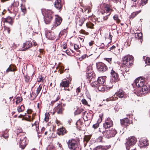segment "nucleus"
<instances>
[{"instance_id": "nucleus-1", "label": "nucleus", "mask_w": 150, "mask_h": 150, "mask_svg": "<svg viewBox=\"0 0 150 150\" xmlns=\"http://www.w3.org/2000/svg\"><path fill=\"white\" fill-rule=\"evenodd\" d=\"M136 86L141 88V90L144 93H147L150 91V87L149 85L145 82L144 79L139 77L136 79L135 81Z\"/></svg>"}, {"instance_id": "nucleus-2", "label": "nucleus", "mask_w": 150, "mask_h": 150, "mask_svg": "<svg viewBox=\"0 0 150 150\" xmlns=\"http://www.w3.org/2000/svg\"><path fill=\"white\" fill-rule=\"evenodd\" d=\"M68 148L70 150H81V148L77 141L72 139L68 140L67 143Z\"/></svg>"}, {"instance_id": "nucleus-3", "label": "nucleus", "mask_w": 150, "mask_h": 150, "mask_svg": "<svg viewBox=\"0 0 150 150\" xmlns=\"http://www.w3.org/2000/svg\"><path fill=\"white\" fill-rule=\"evenodd\" d=\"M133 60V57L132 55H127L122 58V63L124 66L129 68L132 64Z\"/></svg>"}, {"instance_id": "nucleus-4", "label": "nucleus", "mask_w": 150, "mask_h": 150, "mask_svg": "<svg viewBox=\"0 0 150 150\" xmlns=\"http://www.w3.org/2000/svg\"><path fill=\"white\" fill-rule=\"evenodd\" d=\"M53 12L50 10L46 11L44 16V21L46 24L49 23L51 21L53 16Z\"/></svg>"}, {"instance_id": "nucleus-5", "label": "nucleus", "mask_w": 150, "mask_h": 150, "mask_svg": "<svg viewBox=\"0 0 150 150\" xmlns=\"http://www.w3.org/2000/svg\"><path fill=\"white\" fill-rule=\"evenodd\" d=\"M136 142V139L134 137H129L126 143V148L127 150H129L130 147L134 145Z\"/></svg>"}, {"instance_id": "nucleus-6", "label": "nucleus", "mask_w": 150, "mask_h": 150, "mask_svg": "<svg viewBox=\"0 0 150 150\" xmlns=\"http://www.w3.org/2000/svg\"><path fill=\"white\" fill-rule=\"evenodd\" d=\"M96 66L97 69L100 71L104 72L107 69L106 66L102 62L98 63L96 64Z\"/></svg>"}, {"instance_id": "nucleus-7", "label": "nucleus", "mask_w": 150, "mask_h": 150, "mask_svg": "<svg viewBox=\"0 0 150 150\" xmlns=\"http://www.w3.org/2000/svg\"><path fill=\"white\" fill-rule=\"evenodd\" d=\"M26 140V137L25 136L21 137L20 139L19 142L20 147H21L22 149H23L25 148L27 144Z\"/></svg>"}, {"instance_id": "nucleus-8", "label": "nucleus", "mask_w": 150, "mask_h": 150, "mask_svg": "<svg viewBox=\"0 0 150 150\" xmlns=\"http://www.w3.org/2000/svg\"><path fill=\"white\" fill-rule=\"evenodd\" d=\"M113 122L110 118H108L103 124V127L105 129H107L112 126Z\"/></svg>"}, {"instance_id": "nucleus-9", "label": "nucleus", "mask_w": 150, "mask_h": 150, "mask_svg": "<svg viewBox=\"0 0 150 150\" xmlns=\"http://www.w3.org/2000/svg\"><path fill=\"white\" fill-rule=\"evenodd\" d=\"M104 13L102 12V14L105 15V13H106V14H108V16H109L112 11L110 6L108 4H106L104 6Z\"/></svg>"}, {"instance_id": "nucleus-10", "label": "nucleus", "mask_w": 150, "mask_h": 150, "mask_svg": "<svg viewBox=\"0 0 150 150\" xmlns=\"http://www.w3.org/2000/svg\"><path fill=\"white\" fill-rule=\"evenodd\" d=\"M140 146L141 147H143L148 145V140L146 138L144 137L142 138L139 140Z\"/></svg>"}, {"instance_id": "nucleus-11", "label": "nucleus", "mask_w": 150, "mask_h": 150, "mask_svg": "<svg viewBox=\"0 0 150 150\" xmlns=\"http://www.w3.org/2000/svg\"><path fill=\"white\" fill-rule=\"evenodd\" d=\"M62 21V19L61 18L58 16H56L55 18V24L54 25V26L52 27L51 29L53 30L56 27L59 25L61 23Z\"/></svg>"}, {"instance_id": "nucleus-12", "label": "nucleus", "mask_w": 150, "mask_h": 150, "mask_svg": "<svg viewBox=\"0 0 150 150\" xmlns=\"http://www.w3.org/2000/svg\"><path fill=\"white\" fill-rule=\"evenodd\" d=\"M64 110L61 103L58 104L55 108V111L58 114H62Z\"/></svg>"}, {"instance_id": "nucleus-13", "label": "nucleus", "mask_w": 150, "mask_h": 150, "mask_svg": "<svg viewBox=\"0 0 150 150\" xmlns=\"http://www.w3.org/2000/svg\"><path fill=\"white\" fill-rule=\"evenodd\" d=\"M111 86L109 87L106 86L103 84H99L97 89H98V90L99 91H104L109 89L110 88H111Z\"/></svg>"}, {"instance_id": "nucleus-14", "label": "nucleus", "mask_w": 150, "mask_h": 150, "mask_svg": "<svg viewBox=\"0 0 150 150\" xmlns=\"http://www.w3.org/2000/svg\"><path fill=\"white\" fill-rule=\"evenodd\" d=\"M85 114H83V118L85 121H87L89 120L90 122V120L92 118L93 115L92 114L89 112L87 113L86 116L85 115Z\"/></svg>"}, {"instance_id": "nucleus-15", "label": "nucleus", "mask_w": 150, "mask_h": 150, "mask_svg": "<svg viewBox=\"0 0 150 150\" xmlns=\"http://www.w3.org/2000/svg\"><path fill=\"white\" fill-rule=\"evenodd\" d=\"M120 122L122 126H127L130 124L129 121L127 118H125L120 120Z\"/></svg>"}, {"instance_id": "nucleus-16", "label": "nucleus", "mask_w": 150, "mask_h": 150, "mask_svg": "<svg viewBox=\"0 0 150 150\" xmlns=\"http://www.w3.org/2000/svg\"><path fill=\"white\" fill-rule=\"evenodd\" d=\"M112 75V78L114 79L115 81H117L119 80V78L118 74L115 71L112 69L111 71V72Z\"/></svg>"}, {"instance_id": "nucleus-17", "label": "nucleus", "mask_w": 150, "mask_h": 150, "mask_svg": "<svg viewBox=\"0 0 150 150\" xmlns=\"http://www.w3.org/2000/svg\"><path fill=\"white\" fill-rule=\"evenodd\" d=\"M32 45V43L31 42L28 41L24 43L23 48L22 50H25L28 48H30Z\"/></svg>"}, {"instance_id": "nucleus-18", "label": "nucleus", "mask_w": 150, "mask_h": 150, "mask_svg": "<svg viewBox=\"0 0 150 150\" xmlns=\"http://www.w3.org/2000/svg\"><path fill=\"white\" fill-rule=\"evenodd\" d=\"M86 112V111L85 110H84L82 108H81L77 109L75 111V115H77L82 113L83 115V114H85Z\"/></svg>"}, {"instance_id": "nucleus-19", "label": "nucleus", "mask_w": 150, "mask_h": 150, "mask_svg": "<svg viewBox=\"0 0 150 150\" xmlns=\"http://www.w3.org/2000/svg\"><path fill=\"white\" fill-rule=\"evenodd\" d=\"M54 5L56 8L60 9L62 7L60 0H56L54 3Z\"/></svg>"}, {"instance_id": "nucleus-20", "label": "nucleus", "mask_w": 150, "mask_h": 150, "mask_svg": "<svg viewBox=\"0 0 150 150\" xmlns=\"http://www.w3.org/2000/svg\"><path fill=\"white\" fill-rule=\"evenodd\" d=\"M13 6H12L11 8V9L10 8H8V11L10 13H12L14 11V6H17L19 5V2L18 1L14 2L13 4Z\"/></svg>"}, {"instance_id": "nucleus-21", "label": "nucleus", "mask_w": 150, "mask_h": 150, "mask_svg": "<svg viewBox=\"0 0 150 150\" xmlns=\"http://www.w3.org/2000/svg\"><path fill=\"white\" fill-rule=\"evenodd\" d=\"M4 22L8 23L12 25L13 23V19L10 16H8L6 18H5Z\"/></svg>"}, {"instance_id": "nucleus-22", "label": "nucleus", "mask_w": 150, "mask_h": 150, "mask_svg": "<svg viewBox=\"0 0 150 150\" xmlns=\"http://www.w3.org/2000/svg\"><path fill=\"white\" fill-rule=\"evenodd\" d=\"M69 81L67 80L62 82L60 84V86L61 87H68L69 86Z\"/></svg>"}, {"instance_id": "nucleus-23", "label": "nucleus", "mask_w": 150, "mask_h": 150, "mask_svg": "<svg viewBox=\"0 0 150 150\" xmlns=\"http://www.w3.org/2000/svg\"><path fill=\"white\" fill-rule=\"evenodd\" d=\"M105 77H99L97 81L98 82V83L100 85L103 84L105 82Z\"/></svg>"}, {"instance_id": "nucleus-24", "label": "nucleus", "mask_w": 150, "mask_h": 150, "mask_svg": "<svg viewBox=\"0 0 150 150\" xmlns=\"http://www.w3.org/2000/svg\"><path fill=\"white\" fill-rule=\"evenodd\" d=\"M86 76L88 79H92L93 78H94L95 76V74L93 72H88L86 73Z\"/></svg>"}, {"instance_id": "nucleus-25", "label": "nucleus", "mask_w": 150, "mask_h": 150, "mask_svg": "<svg viewBox=\"0 0 150 150\" xmlns=\"http://www.w3.org/2000/svg\"><path fill=\"white\" fill-rule=\"evenodd\" d=\"M66 132L65 129L63 127L60 128L58 130V133L59 135H63Z\"/></svg>"}, {"instance_id": "nucleus-26", "label": "nucleus", "mask_w": 150, "mask_h": 150, "mask_svg": "<svg viewBox=\"0 0 150 150\" xmlns=\"http://www.w3.org/2000/svg\"><path fill=\"white\" fill-rule=\"evenodd\" d=\"M115 94L120 98H122L124 96V92L122 90L120 89Z\"/></svg>"}, {"instance_id": "nucleus-27", "label": "nucleus", "mask_w": 150, "mask_h": 150, "mask_svg": "<svg viewBox=\"0 0 150 150\" xmlns=\"http://www.w3.org/2000/svg\"><path fill=\"white\" fill-rule=\"evenodd\" d=\"M107 147L106 146H98L94 148L93 150H106Z\"/></svg>"}, {"instance_id": "nucleus-28", "label": "nucleus", "mask_w": 150, "mask_h": 150, "mask_svg": "<svg viewBox=\"0 0 150 150\" xmlns=\"http://www.w3.org/2000/svg\"><path fill=\"white\" fill-rule=\"evenodd\" d=\"M91 137V135L86 136L84 138L83 141L84 142V144L86 146L88 142L90 139Z\"/></svg>"}, {"instance_id": "nucleus-29", "label": "nucleus", "mask_w": 150, "mask_h": 150, "mask_svg": "<svg viewBox=\"0 0 150 150\" xmlns=\"http://www.w3.org/2000/svg\"><path fill=\"white\" fill-rule=\"evenodd\" d=\"M91 85L92 87L95 88V89H96V88H97V89L98 88L99 84L98 83V82H97V81H96L91 83Z\"/></svg>"}, {"instance_id": "nucleus-30", "label": "nucleus", "mask_w": 150, "mask_h": 150, "mask_svg": "<svg viewBox=\"0 0 150 150\" xmlns=\"http://www.w3.org/2000/svg\"><path fill=\"white\" fill-rule=\"evenodd\" d=\"M46 37L49 40H52L54 39L53 36L52 35V34L50 32H47L46 34Z\"/></svg>"}, {"instance_id": "nucleus-31", "label": "nucleus", "mask_w": 150, "mask_h": 150, "mask_svg": "<svg viewBox=\"0 0 150 150\" xmlns=\"http://www.w3.org/2000/svg\"><path fill=\"white\" fill-rule=\"evenodd\" d=\"M135 38L138 39H141L142 37V34L141 33H135Z\"/></svg>"}, {"instance_id": "nucleus-32", "label": "nucleus", "mask_w": 150, "mask_h": 150, "mask_svg": "<svg viewBox=\"0 0 150 150\" xmlns=\"http://www.w3.org/2000/svg\"><path fill=\"white\" fill-rule=\"evenodd\" d=\"M110 133V130H107L105 132V135H103L104 136L108 138H109L111 137H112V136H111Z\"/></svg>"}, {"instance_id": "nucleus-33", "label": "nucleus", "mask_w": 150, "mask_h": 150, "mask_svg": "<svg viewBox=\"0 0 150 150\" xmlns=\"http://www.w3.org/2000/svg\"><path fill=\"white\" fill-rule=\"evenodd\" d=\"M85 20V18H80L78 22V24L80 26H81L84 23Z\"/></svg>"}, {"instance_id": "nucleus-34", "label": "nucleus", "mask_w": 150, "mask_h": 150, "mask_svg": "<svg viewBox=\"0 0 150 150\" xmlns=\"http://www.w3.org/2000/svg\"><path fill=\"white\" fill-rule=\"evenodd\" d=\"M111 136L112 137H114L117 133L116 131L114 129H112L111 130H109Z\"/></svg>"}, {"instance_id": "nucleus-35", "label": "nucleus", "mask_w": 150, "mask_h": 150, "mask_svg": "<svg viewBox=\"0 0 150 150\" xmlns=\"http://www.w3.org/2000/svg\"><path fill=\"white\" fill-rule=\"evenodd\" d=\"M15 68H13V66H12L11 65H10L9 67L7 69L6 72H8L9 71H15Z\"/></svg>"}, {"instance_id": "nucleus-36", "label": "nucleus", "mask_w": 150, "mask_h": 150, "mask_svg": "<svg viewBox=\"0 0 150 150\" xmlns=\"http://www.w3.org/2000/svg\"><path fill=\"white\" fill-rule=\"evenodd\" d=\"M126 3V1L125 0H121L120 3L122 8H125V7Z\"/></svg>"}, {"instance_id": "nucleus-37", "label": "nucleus", "mask_w": 150, "mask_h": 150, "mask_svg": "<svg viewBox=\"0 0 150 150\" xmlns=\"http://www.w3.org/2000/svg\"><path fill=\"white\" fill-rule=\"evenodd\" d=\"M21 7L22 11L23 13L24 14H25L26 12V8L25 7V6L23 5L22 4H21Z\"/></svg>"}, {"instance_id": "nucleus-38", "label": "nucleus", "mask_w": 150, "mask_h": 150, "mask_svg": "<svg viewBox=\"0 0 150 150\" xmlns=\"http://www.w3.org/2000/svg\"><path fill=\"white\" fill-rule=\"evenodd\" d=\"M47 150H55L56 149L52 145H49L47 147Z\"/></svg>"}, {"instance_id": "nucleus-39", "label": "nucleus", "mask_w": 150, "mask_h": 150, "mask_svg": "<svg viewBox=\"0 0 150 150\" xmlns=\"http://www.w3.org/2000/svg\"><path fill=\"white\" fill-rule=\"evenodd\" d=\"M140 11H136L133 12L132 13L131 15L130 16V17L132 18H134L135 16L138 14L139 13H140Z\"/></svg>"}, {"instance_id": "nucleus-40", "label": "nucleus", "mask_w": 150, "mask_h": 150, "mask_svg": "<svg viewBox=\"0 0 150 150\" xmlns=\"http://www.w3.org/2000/svg\"><path fill=\"white\" fill-rule=\"evenodd\" d=\"M42 85H40L38 86V88H37V89L36 90V94H37L38 95L40 93V91L42 89Z\"/></svg>"}, {"instance_id": "nucleus-41", "label": "nucleus", "mask_w": 150, "mask_h": 150, "mask_svg": "<svg viewBox=\"0 0 150 150\" xmlns=\"http://www.w3.org/2000/svg\"><path fill=\"white\" fill-rule=\"evenodd\" d=\"M86 25L88 28L92 29L93 28V26L94 25L92 23L89 22L86 23Z\"/></svg>"}, {"instance_id": "nucleus-42", "label": "nucleus", "mask_w": 150, "mask_h": 150, "mask_svg": "<svg viewBox=\"0 0 150 150\" xmlns=\"http://www.w3.org/2000/svg\"><path fill=\"white\" fill-rule=\"evenodd\" d=\"M114 19L116 21L117 23H119L120 22V20L118 18V16L117 15H115L113 16Z\"/></svg>"}, {"instance_id": "nucleus-43", "label": "nucleus", "mask_w": 150, "mask_h": 150, "mask_svg": "<svg viewBox=\"0 0 150 150\" xmlns=\"http://www.w3.org/2000/svg\"><path fill=\"white\" fill-rule=\"evenodd\" d=\"M22 107L24 108V106L21 105L20 107H18L17 110L19 112H22L24 110V109H22Z\"/></svg>"}, {"instance_id": "nucleus-44", "label": "nucleus", "mask_w": 150, "mask_h": 150, "mask_svg": "<svg viewBox=\"0 0 150 150\" xmlns=\"http://www.w3.org/2000/svg\"><path fill=\"white\" fill-rule=\"evenodd\" d=\"M16 104H18L20 103L22 100L21 98V97H17L16 98Z\"/></svg>"}, {"instance_id": "nucleus-45", "label": "nucleus", "mask_w": 150, "mask_h": 150, "mask_svg": "<svg viewBox=\"0 0 150 150\" xmlns=\"http://www.w3.org/2000/svg\"><path fill=\"white\" fill-rule=\"evenodd\" d=\"M93 71L92 70V67L91 66H89L87 67L86 69V72H91Z\"/></svg>"}, {"instance_id": "nucleus-46", "label": "nucleus", "mask_w": 150, "mask_h": 150, "mask_svg": "<svg viewBox=\"0 0 150 150\" xmlns=\"http://www.w3.org/2000/svg\"><path fill=\"white\" fill-rule=\"evenodd\" d=\"M81 102L84 105H88V103L87 101L84 98L82 99V100H81Z\"/></svg>"}, {"instance_id": "nucleus-47", "label": "nucleus", "mask_w": 150, "mask_h": 150, "mask_svg": "<svg viewBox=\"0 0 150 150\" xmlns=\"http://www.w3.org/2000/svg\"><path fill=\"white\" fill-rule=\"evenodd\" d=\"M146 63L148 65H150V58L147 57L145 61Z\"/></svg>"}, {"instance_id": "nucleus-48", "label": "nucleus", "mask_w": 150, "mask_h": 150, "mask_svg": "<svg viewBox=\"0 0 150 150\" xmlns=\"http://www.w3.org/2000/svg\"><path fill=\"white\" fill-rule=\"evenodd\" d=\"M4 30L5 31L7 32L8 34H9L10 33V29L9 28L4 27Z\"/></svg>"}, {"instance_id": "nucleus-49", "label": "nucleus", "mask_w": 150, "mask_h": 150, "mask_svg": "<svg viewBox=\"0 0 150 150\" xmlns=\"http://www.w3.org/2000/svg\"><path fill=\"white\" fill-rule=\"evenodd\" d=\"M38 95L37 94H36V93H35L33 92H32L30 94L31 97H32L33 99L35 98Z\"/></svg>"}, {"instance_id": "nucleus-50", "label": "nucleus", "mask_w": 150, "mask_h": 150, "mask_svg": "<svg viewBox=\"0 0 150 150\" xmlns=\"http://www.w3.org/2000/svg\"><path fill=\"white\" fill-rule=\"evenodd\" d=\"M49 115L47 114H45V120L46 122H47L48 121V119L49 118Z\"/></svg>"}, {"instance_id": "nucleus-51", "label": "nucleus", "mask_w": 150, "mask_h": 150, "mask_svg": "<svg viewBox=\"0 0 150 150\" xmlns=\"http://www.w3.org/2000/svg\"><path fill=\"white\" fill-rule=\"evenodd\" d=\"M148 0H141L142 5L143 6L145 5L147 3Z\"/></svg>"}, {"instance_id": "nucleus-52", "label": "nucleus", "mask_w": 150, "mask_h": 150, "mask_svg": "<svg viewBox=\"0 0 150 150\" xmlns=\"http://www.w3.org/2000/svg\"><path fill=\"white\" fill-rule=\"evenodd\" d=\"M99 126V124L98 123H96L93 125V127L94 129H96Z\"/></svg>"}, {"instance_id": "nucleus-53", "label": "nucleus", "mask_w": 150, "mask_h": 150, "mask_svg": "<svg viewBox=\"0 0 150 150\" xmlns=\"http://www.w3.org/2000/svg\"><path fill=\"white\" fill-rule=\"evenodd\" d=\"M2 136L4 138L6 139L8 137V135L7 134L4 133L3 134Z\"/></svg>"}, {"instance_id": "nucleus-54", "label": "nucleus", "mask_w": 150, "mask_h": 150, "mask_svg": "<svg viewBox=\"0 0 150 150\" xmlns=\"http://www.w3.org/2000/svg\"><path fill=\"white\" fill-rule=\"evenodd\" d=\"M79 45L76 44L74 45V49L75 50H77L78 49H79Z\"/></svg>"}, {"instance_id": "nucleus-55", "label": "nucleus", "mask_w": 150, "mask_h": 150, "mask_svg": "<svg viewBox=\"0 0 150 150\" xmlns=\"http://www.w3.org/2000/svg\"><path fill=\"white\" fill-rule=\"evenodd\" d=\"M99 131L100 132H102L103 134V135H105V132L103 131L102 130V129L100 128L99 129Z\"/></svg>"}, {"instance_id": "nucleus-56", "label": "nucleus", "mask_w": 150, "mask_h": 150, "mask_svg": "<svg viewBox=\"0 0 150 150\" xmlns=\"http://www.w3.org/2000/svg\"><path fill=\"white\" fill-rule=\"evenodd\" d=\"M102 139V137H100L98 138V139H97V141L98 142H101Z\"/></svg>"}, {"instance_id": "nucleus-57", "label": "nucleus", "mask_w": 150, "mask_h": 150, "mask_svg": "<svg viewBox=\"0 0 150 150\" xmlns=\"http://www.w3.org/2000/svg\"><path fill=\"white\" fill-rule=\"evenodd\" d=\"M42 78L41 77H39L37 79V81L38 82H40L41 81H42Z\"/></svg>"}, {"instance_id": "nucleus-58", "label": "nucleus", "mask_w": 150, "mask_h": 150, "mask_svg": "<svg viewBox=\"0 0 150 150\" xmlns=\"http://www.w3.org/2000/svg\"><path fill=\"white\" fill-rule=\"evenodd\" d=\"M86 54H84L81 57L80 59H81V60L83 59L86 58Z\"/></svg>"}, {"instance_id": "nucleus-59", "label": "nucleus", "mask_w": 150, "mask_h": 150, "mask_svg": "<svg viewBox=\"0 0 150 150\" xmlns=\"http://www.w3.org/2000/svg\"><path fill=\"white\" fill-rule=\"evenodd\" d=\"M117 99V98H116L115 96L110 98V100H116Z\"/></svg>"}, {"instance_id": "nucleus-60", "label": "nucleus", "mask_w": 150, "mask_h": 150, "mask_svg": "<svg viewBox=\"0 0 150 150\" xmlns=\"http://www.w3.org/2000/svg\"><path fill=\"white\" fill-rule=\"evenodd\" d=\"M106 15H106L105 16L103 17V20H104V21L107 20L108 18V14H107Z\"/></svg>"}, {"instance_id": "nucleus-61", "label": "nucleus", "mask_w": 150, "mask_h": 150, "mask_svg": "<svg viewBox=\"0 0 150 150\" xmlns=\"http://www.w3.org/2000/svg\"><path fill=\"white\" fill-rule=\"evenodd\" d=\"M66 30L65 29H64V30L62 31H61L59 33V35L62 36V35H63V32H66Z\"/></svg>"}, {"instance_id": "nucleus-62", "label": "nucleus", "mask_w": 150, "mask_h": 150, "mask_svg": "<svg viewBox=\"0 0 150 150\" xmlns=\"http://www.w3.org/2000/svg\"><path fill=\"white\" fill-rule=\"evenodd\" d=\"M81 33L83 34H86V35H87L88 34V32H86L84 30H82L81 31Z\"/></svg>"}, {"instance_id": "nucleus-63", "label": "nucleus", "mask_w": 150, "mask_h": 150, "mask_svg": "<svg viewBox=\"0 0 150 150\" xmlns=\"http://www.w3.org/2000/svg\"><path fill=\"white\" fill-rule=\"evenodd\" d=\"M67 47V45L66 44H64L63 45V48L65 49Z\"/></svg>"}, {"instance_id": "nucleus-64", "label": "nucleus", "mask_w": 150, "mask_h": 150, "mask_svg": "<svg viewBox=\"0 0 150 150\" xmlns=\"http://www.w3.org/2000/svg\"><path fill=\"white\" fill-rule=\"evenodd\" d=\"M80 91V89L79 88H78L76 89V92L77 93H79Z\"/></svg>"}]
</instances>
